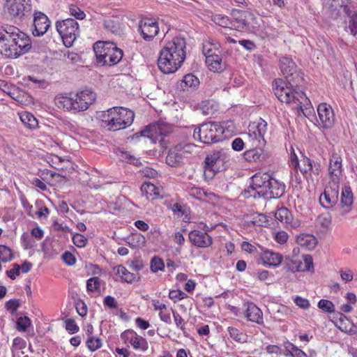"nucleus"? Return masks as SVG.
<instances>
[{"instance_id": "obj_1", "label": "nucleus", "mask_w": 357, "mask_h": 357, "mask_svg": "<svg viewBox=\"0 0 357 357\" xmlns=\"http://www.w3.org/2000/svg\"><path fill=\"white\" fill-rule=\"evenodd\" d=\"M30 37L12 25L0 26V52L6 58L17 59L31 49Z\"/></svg>"}, {"instance_id": "obj_2", "label": "nucleus", "mask_w": 357, "mask_h": 357, "mask_svg": "<svg viewBox=\"0 0 357 357\" xmlns=\"http://www.w3.org/2000/svg\"><path fill=\"white\" fill-rule=\"evenodd\" d=\"M186 42L182 37H174L160 52L158 66L165 74L175 73L181 68L186 56Z\"/></svg>"}, {"instance_id": "obj_3", "label": "nucleus", "mask_w": 357, "mask_h": 357, "mask_svg": "<svg viewBox=\"0 0 357 357\" xmlns=\"http://www.w3.org/2000/svg\"><path fill=\"white\" fill-rule=\"evenodd\" d=\"M235 132L232 121L206 122L194 130L193 137L203 144H211L222 140Z\"/></svg>"}, {"instance_id": "obj_4", "label": "nucleus", "mask_w": 357, "mask_h": 357, "mask_svg": "<svg viewBox=\"0 0 357 357\" xmlns=\"http://www.w3.org/2000/svg\"><path fill=\"white\" fill-rule=\"evenodd\" d=\"M273 89L275 96L280 102L297 111H302L303 107L310 102L304 92L296 90L289 82L282 79H275Z\"/></svg>"}, {"instance_id": "obj_5", "label": "nucleus", "mask_w": 357, "mask_h": 357, "mask_svg": "<svg viewBox=\"0 0 357 357\" xmlns=\"http://www.w3.org/2000/svg\"><path fill=\"white\" fill-rule=\"evenodd\" d=\"M104 126L110 131H117L130 126L135 118L134 112L123 107H114L100 115Z\"/></svg>"}, {"instance_id": "obj_6", "label": "nucleus", "mask_w": 357, "mask_h": 357, "mask_svg": "<svg viewBox=\"0 0 357 357\" xmlns=\"http://www.w3.org/2000/svg\"><path fill=\"white\" fill-rule=\"evenodd\" d=\"M96 62L99 66H112L117 64L122 59L123 50L116 44L107 41H98L93 45Z\"/></svg>"}, {"instance_id": "obj_7", "label": "nucleus", "mask_w": 357, "mask_h": 357, "mask_svg": "<svg viewBox=\"0 0 357 357\" xmlns=\"http://www.w3.org/2000/svg\"><path fill=\"white\" fill-rule=\"evenodd\" d=\"M56 29L61 37L64 45L68 47L73 45L79 34V24L72 18L57 21Z\"/></svg>"}, {"instance_id": "obj_8", "label": "nucleus", "mask_w": 357, "mask_h": 357, "mask_svg": "<svg viewBox=\"0 0 357 357\" xmlns=\"http://www.w3.org/2000/svg\"><path fill=\"white\" fill-rule=\"evenodd\" d=\"M267 122L261 118L252 121L248 126V140L251 146H264V135L267 131Z\"/></svg>"}, {"instance_id": "obj_9", "label": "nucleus", "mask_w": 357, "mask_h": 357, "mask_svg": "<svg viewBox=\"0 0 357 357\" xmlns=\"http://www.w3.org/2000/svg\"><path fill=\"white\" fill-rule=\"evenodd\" d=\"M195 148L192 144L179 143L171 148L166 157V162L171 167H178L182 162L183 158H188Z\"/></svg>"}, {"instance_id": "obj_10", "label": "nucleus", "mask_w": 357, "mask_h": 357, "mask_svg": "<svg viewBox=\"0 0 357 357\" xmlns=\"http://www.w3.org/2000/svg\"><path fill=\"white\" fill-rule=\"evenodd\" d=\"M271 176L267 172H257L251 177L250 188L252 190L253 194L250 197H266L270 190V182Z\"/></svg>"}, {"instance_id": "obj_11", "label": "nucleus", "mask_w": 357, "mask_h": 357, "mask_svg": "<svg viewBox=\"0 0 357 357\" xmlns=\"http://www.w3.org/2000/svg\"><path fill=\"white\" fill-rule=\"evenodd\" d=\"M121 339L123 344L131 347L134 350L146 352L149 349V343L146 339L133 329H127L121 333Z\"/></svg>"}, {"instance_id": "obj_12", "label": "nucleus", "mask_w": 357, "mask_h": 357, "mask_svg": "<svg viewBox=\"0 0 357 357\" xmlns=\"http://www.w3.org/2000/svg\"><path fill=\"white\" fill-rule=\"evenodd\" d=\"M284 269L288 272H300L314 269L313 259L311 255H306L299 259L296 257H287L284 262Z\"/></svg>"}, {"instance_id": "obj_13", "label": "nucleus", "mask_w": 357, "mask_h": 357, "mask_svg": "<svg viewBox=\"0 0 357 357\" xmlns=\"http://www.w3.org/2000/svg\"><path fill=\"white\" fill-rule=\"evenodd\" d=\"M8 14L12 18L22 20L31 11V0H7Z\"/></svg>"}, {"instance_id": "obj_14", "label": "nucleus", "mask_w": 357, "mask_h": 357, "mask_svg": "<svg viewBox=\"0 0 357 357\" xmlns=\"http://www.w3.org/2000/svg\"><path fill=\"white\" fill-rule=\"evenodd\" d=\"M340 182L329 181L324 191L319 196L320 204L326 208L333 207L338 200Z\"/></svg>"}, {"instance_id": "obj_15", "label": "nucleus", "mask_w": 357, "mask_h": 357, "mask_svg": "<svg viewBox=\"0 0 357 357\" xmlns=\"http://www.w3.org/2000/svg\"><path fill=\"white\" fill-rule=\"evenodd\" d=\"M171 132L169 126L165 124H152L142 130L141 134L144 137L149 138L153 143L161 142L163 138Z\"/></svg>"}, {"instance_id": "obj_16", "label": "nucleus", "mask_w": 357, "mask_h": 357, "mask_svg": "<svg viewBox=\"0 0 357 357\" xmlns=\"http://www.w3.org/2000/svg\"><path fill=\"white\" fill-rule=\"evenodd\" d=\"M231 29L243 31L248 28L249 21L253 17L249 10L234 9L231 11Z\"/></svg>"}, {"instance_id": "obj_17", "label": "nucleus", "mask_w": 357, "mask_h": 357, "mask_svg": "<svg viewBox=\"0 0 357 357\" xmlns=\"http://www.w3.org/2000/svg\"><path fill=\"white\" fill-rule=\"evenodd\" d=\"M138 31L143 39L146 41H150L153 40L159 32L158 24L154 19L149 17L143 18L139 22Z\"/></svg>"}, {"instance_id": "obj_18", "label": "nucleus", "mask_w": 357, "mask_h": 357, "mask_svg": "<svg viewBox=\"0 0 357 357\" xmlns=\"http://www.w3.org/2000/svg\"><path fill=\"white\" fill-rule=\"evenodd\" d=\"M342 158L337 152H333L329 157L328 172L329 181L340 182L342 176Z\"/></svg>"}, {"instance_id": "obj_19", "label": "nucleus", "mask_w": 357, "mask_h": 357, "mask_svg": "<svg viewBox=\"0 0 357 357\" xmlns=\"http://www.w3.org/2000/svg\"><path fill=\"white\" fill-rule=\"evenodd\" d=\"M317 110L321 127L326 129L333 128L335 123V115L332 107L326 102H321Z\"/></svg>"}, {"instance_id": "obj_20", "label": "nucleus", "mask_w": 357, "mask_h": 357, "mask_svg": "<svg viewBox=\"0 0 357 357\" xmlns=\"http://www.w3.org/2000/svg\"><path fill=\"white\" fill-rule=\"evenodd\" d=\"M74 98L76 101L77 111L79 112L86 111L94 103L96 94L91 89H84L74 94Z\"/></svg>"}, {"instance_id": "obj_21", "label": "nucleus", "mask_w": 357, "mask_h": 357, "mask_svg": "<svg viewBox=\"0 0 357 357\" xmlns=\"http://www.w3.org/2000/svg\"><path fill=\"white\" fill-rule=\"evenodd\" d=\"M188 238L193 245L201 248H209L213 242L211 235L199 229L190 231L188 234Z\"/></svg>"}, {"instance_id": "obj_22", "label": "nucleus", "mask_w": 357, "mask_h": 357, "mask_svg": "<svg viewBox=\"0 0 357 357\" xmlns=\"http://www.w3.org/2000/svg\"><path fill=\"white\" fill-rule=\"evenodd\" d=\"M56 106L64 111L72 113L78 112L77 111L76 101L75 100L74 93H65L59 94L54 98Z\"/></svg>"}, {"instance_id": "obj_23", "label": "nucleus", "mask_w": 357, "mask_h": 357, "mask_svg": "<svg viewBox=\"0 0 357 357\" xmlns=\"http://www.w3.org/2000/svg\"><path fill=\"white\" fill-rule=\"evenodd\" d=\"M275 217L287 229H296L301 225L298 219L294 218L291 211L286 207L278 208L275 213Z\"/></svg>"}, {"instance_id": "obj_24", "label": "nucleus", "mask_w": 357, "mask_h": 357, "mask_svg": "<svg viewBox=\"0 0 357 357\" xmlns=\"http://www.w3.org/2000/svg\"><path fill=\"white\" fill-rule=\"evenodd\" d=\"M34 29L32 31L34 36H43L50 26V21L47 16L41 12L34 13L33 24Z\"/></svg>"}, {"instance_id": "obj_25", "label": "nucleus", "mask_w": 357, "mask_h": 357, "mask_svg": "<svg viewBox=\"0 0 357 357\" xmlns=\"http://www.w3.org/2000/svg\"><path fill=\"white\" fill-rule=\"evenodd\" d=\"M243 315L248 321L261 325L264 324L263 313L254 303L248 302L243 305Z\"/></svg>"}, {"instance_id": "obj_26", "label": "nucleus", "mask_w": 357, "mask_h": 357, "mask_svg": "<svg viewBox=\"0 0 357 357\" xmlns=\"http://www.w3.org/2000/svg\"><path fill=\"white\" fill-rule=\"evenodd\" d=\"M259 259L264 265L275 268L279 266L282 264L283 261V256L278 252H273L268 249H265L260 253Z\"/></svg>"}, {"instance_id": "obj_27", "label": "nucleus", "mask_w": 357, "mask_h": 357, "mask_svg": "<svg viewBox=\"0 0 357 357\" xmlns=\"http://www.w3.org/2000/svg\"><path fill=\"white\" fill-rule=\"evenodd\" d=\"M252 148L244 152L243 155L249 162H261L266 160V155L263 149L264 146H252Z\"/></svg>"}, {"instance_id": "obj_28", "label": "nucleus", "mask_w": 357, "mask_h": 357, "mask_svg": "<svg viewBox=\"0 0 357 357\" xmlns=\"http://www.w3.org/2000/svg\"><path fill=\"white\" fill-rule=\"evenodd\" d=\"M113 271L120 281L131 284L137 282L139 277L137 274L130 272L124 266L118 265L113 267Z\"/></svg>"}, {"instance_id": "obj_29", "label": "nucleus", "mask_w": 357, "mask_h": 357, "mask_svg": "<svg viewBox=\"0 0 357 357\" xmlns=\"http://www.w3.org/2000/svg\"><path fill=\"white\" fill-rule=\"evenodd\" d=\"M279 67L282 74L289 78L296 72V65L292 59L283 56L279 61Z\"/></svg>"}, {"instance_id": "obj_30", "label": "nucleus", "mask_w": 357, "mask_h": 357, "mask_svg": "<svg viewBox=\"0 0 357 357\" xmlns=\"http://www.w3.org/2000/svg\"><path fill=\"white\" fill-rule=\"evenodd\" d=\"M302 162L304 167L300 168V171L304 177H306L310 172H312L316 176L321 174L322 168L319 162H314L308 157H304Z\"/></svg>"}, {"instance_id": "obj_31", "label": "nucleus", "mask_w": 357, "mask_h": 357, "mask_svg": "<svg viewBox=\"0 0 357 357\" xmlns=\"http://www.w3.org/2000/svg\"><path fill=\"white\" fill-rule=\"evenodd\" d=\"M152 305L155 311H159L158 316L162 321L166 324L171 323L172 308L169 309L165 303H161L159 300H152Z\"/></svg>"}, {"instance_id": "obj_32", "label": "nucleus", "mask_w": 357, "mask_h": 357, "mask_svg": "<svg viewBox=\"0 0 357 357\" xmlns=\"http://www.w3.org/2000/svg\"><path fill=\"white\" fill-rule=\"evenodd\" d=\"M354 202L353 193L349 186L342 189L341 195V213L342 215L348 213Z\"/></svg>"}, {"instance_id": "obj_33", "label": "nucleus", "mask_w": 357, "mask_h": 357, "mask_svg": "<svg viewBox=\"0 0 357 357\" xmlns=\"http://www.w3.org/2000/svg\"><path fill=\"white\" fill-rule=\"evenodd\" d=\"M335 326L342 332L349 334L357 333V326L349 319L345 315L341 314L340 318L336 321Z\"/></svg>"}, {"instance_id": "obj_34", "label": "nucleus", "mask_w": 357, "mask_h": 357, "mask_svg": "<svg viewBox=\"0 0 357 357\" xmlns=\"http://www.w3.org/2000/svg\"><path fill=\"white\" fill-rule=\"evenodd\" d=\"M270 190H268V195L271 198H280L285 192L286 185L283 182H280L271 177V182L269 184Z\"/></svg>"}, {"instance_id": "obj_35", "label": "nucleus", "mask_w": 357, "mask_h": 357, "mask_svg": "<svg viewBox=\"0 0 357 357\" xmlns=\"http://www.w3.org/2000/svg\"><path fill=\"white\" fill-rule=\"evenodd\" d=\"M206 63L208 69L213 72H220L225 68L220 54L206 56Z\"/></svg>"}, {"instance_id": "obj_36", "label": "nucleus", "mask_w": 357, "mask_h": 357, "mask_svg": "<svg viewBox=\"0 0 357 357\" xmlns=\"http://www.w3.org/2000/svg\"><path fill=\"white\" fill-rule=\"evenodd\" d=\"M141 191L147 199H156L160 197V188L150 182H144Z\"/></svg>"}, {"instance_id": "obj_37", "label": "nucleus", "mask_w": 357, "mask_h": 357, "mask_svg": "<svg viewBox=\"0 0 357 357\" xmlns=\"http://www.w3.org/2000/svg\"><path fill=\"white\" fill-rule=\"evenodd\" d=\"M297 243L307 250H312L317 245V239L313 235L301 234L296 237Z\"/></svg>"}, {"instance_id": "obj_38", "label": "nucleus", "mask_w": 357, "mask_h": 357, "mask_svg": "<svg viewBox=\"0 0 357 357\" xmlns=\"http://www.w3.org/2000/svg\"><path fill=\"white\" fill-rule=\"evenodd\" d=\"M220 45L218 42H216L213 39H208L203 43L202 52L206 58V56H209L211 54H220Z\"/></svg>"}, {"instance_id": "obj_39", "label": "nucleus", "mask_w": 357, "mask_h": 357, "mask_svg": "<svg viewBox=\"0 0 357 357\" xmlns=\"http://www.w3.org/2000/svg\"><path fill=\"white\" fill-rule=\"evenodd\" d=\"M199 85V79L193 74H187L181 80V87L183 91H188L189 89H195Z\"/></svg>"}, {"instance_id": "obj_40", "label": "nucleus", "mask_w": 357, "mask_h": 357, "mask_svg": "<svg viewBox=\"0 0 357 357\" xmlns=\"http://www.w3.org/2000/svg\"><path fill=\"white\" fill-rule=\"evenodd\" d=\"M20 119L22 123L29 129L33 130L38 127V120L30 112H22L20 114Z\"/></svg>"}, {"instance_id": "obj_41", "label": "nucleus", "mask_w": 357, "mask_h": 357, "mask_svg": "<svg viewBox=\"0 0 357 357\" xmlns=\"http://www.w3.org/2000/svg\"><path fill=\"white\" fill-rule=\"evenodd\" d=\"M126 242L132 248H140L145 243V237L139 233L131 234L127 237Z\"/></svg>"}, {"instance_id": "obj_42", "label": "nucleus", "mask_w": 357, "mask_h": 357, "mask_svg": "<svg viewBox=\"0 0 357 357\" xmlns=\"http://www.w3.org/2000/svg\"><path fill=\"white\" fill-rule=\"evenodd\" d=\"M227 331L229 337L234 341L239 343H244L247 342L248 336L245 333L241 332L240 330L235 327L229 326L227 328Z\"/></svg>"}, {"instance_id": "obj_43", "label": "nucleus", "mask_w": 357, "mask_h": 357, "mask_svg": "<svg viewBox=\"0 0 357 357\" xmlns=\"http://www.w3.org/2000/svg\"><path fill=\"white\" fill-rule=\"evenodd\" d=\"M103 27L113 33H119L121 29V24L117 19H106L103 22Z\"/></svg>"}, {"instance_id": "obj_44", "label": "nucleus", "mask_w": 357, "mask_h": 357, "mask_svg": "<svg viewBox=\"0 0 357 357\" xmlns=\"http://www.w3.org/2000/svg\"><path fill=\"white\" fill-rule=\"evenodd\" d=\"M102 346V341L100 337L91 335L88 337L86 341V347L91 351L94 352L100 349Z\"/></svg>"}, {"instance_id": "obj_45", "label": "nucleus", "mask_w": 357, "mask_h": 357, "mask_svg": "<svg viewBox=\"0 0 357 357\" xmlns=\"http://www.w3.org/2000/svg\"><path fill=\"white\" fill-rule=\"evenodd\" d=\"M165 264L162 258L158 256H154L150 261V269L152 273H156L158 271L165 270Z\"/></svg>"}, {"instance_id": "obj_46", "label": "nucleus", "mask_w": 357, "mask_h": 357, "mask_svg": "<svg viewBox=\"0 0 357 357\" xmlns=\"http://www.w3.org/2000/svg\"><path fill=\"white\" fill-rule=\"evenodd\" d=\"M188 194L190 197L198 199L204 200L208 194L203 188L198 187H192L188 189Z\"/></svg>"}, {"instance_id": "obj_47", "label": "nucleus", "mask_w": 357, "mask_h": 357, "mask_svg": "<svg viewBox=\"0 0 357 357\" xmlns=\"http://www.w3.org/2000/svg\"><path fill=\"white\" fill-rule=\"evenodd\" d=\"M13 259V250L6 245H0V260L6 263L10 261Z\"/></svg>"}, {"instance_id": "obj_48", "label": "nucleus", "mask_w": 357, "mask_h": 357, "mask_svg": "<svg viewBox=\"0 0 357 357\" xmlns=\"http://www.w3.org/2000/svg\"><path fill=\"white\" fill-rule=\"evenodd\" d=\"M317 307L326 313H333L335 310V305L332 301L327 299H321L317 304Z\"/></svg>"}, {"instance_id": "obj_49", "label": "nucleus", "mask_w": 357, "mask_h": 357, "mask_svg": "<svg viewBox=\"0 0 357 357\" xmlns=\"http://www.w3.org/2000/svg\"><path fill=\"white\" fill-rule=\"evenodd\" d=\"M213 21L222 26L231 29V20L226 15L222 14H215L212 16Z\"/></svg>"}, {"instance_id": "obj_50", "label": "nucleus", "mask_w": 357, "mask_h": 357, "mask_svg": "<svg viewBox=\"0 0 357 357\" xmlns=\"http://www.w3.org/2000/svg\"><path fill=\"white\" fill-rule=\"evenodd\" d=\"M31 326V320L27 317H20L16 321V328L20 332H25Z\"/></svg>"}, {"instance_id": "obj_51", "label": "nucleus", "mask_w": 357, "mask_h": 357, "mask_svg": "<svg viewBox=\"0 0 357 357\" xmlns=\"http://www.w3.org/2000/svg\"><path fill=\"white\" fill-rule=\"evenodd\" d=\"M68 12L70 15L75 17L77 20H83L86 17L84 12L75 4H70L68 6Z\"/></svg>"}, {"instance_id": "obj_52", "label": "nucleus", "mask_w": 357, "mask_h": 357, "mask_svg": "<svg viewBox=\"0 0 357 357\" xmlns=\"http://www.w3.org/2000/svg\"><path fill=\"white\" fill-rule=\"evenodd\" d=\"M100 280L98 277H92L86 281V290L94 292L100 289Z\"/></svg>"}, {"instance_id": "obj_53", "label": "nucleus", "mask_w": 357, "mask_h": 357, "mask_svg": "<svg viewBox=\"0 0 357 357\" xmlns=\"http://www.w3.org/2000/svg\"><path fill=\"white\" fill-rule=\"evenodd\" d=\"M169 298L174 303H176L188 298V295L180 289H172L169 292Z\"/></svg>"}, {"instance_id": "obj_54", "label": "nucleus", "mask_w": 357, "mask_h": 357, "mask_svg": "<svg viewBox=\"0 0 357 357\" xmlns=\"http://www.w3.org/2000/svg\"><path fill=\"white\" fill-rule=\"evenodd\" d=\"M26 347V342L22 337H17L13 339L11 347V351L15 353L19 350H23Z\"/></svg>"}, {"instance_id": "obj_55", "label": "nucleus", "mask_w": 357, "mask_h": 357, "mask_svg": "<svg viewBox=\"0 0 357 357\" xmlns=\"http://www.w3.org/2000/svg\"><path fill=\"white\" fill-rule=\"evenodd\" d=\"M341 280L344 282L347 283L351 282L354 279V271L349 268H341L339 271Z\"/></svg>"}, {"instance_id": "obj_56", "label": "nucleus", "mask_w": 357, "mask_h": 357, "mask_svg": "<svg viewBox=\"0 0 357 357\" xmlns=\"http://www.w3.org/2000/svg\"><path fill=\"white\" fill-rule=\"evenodd\" d=\"M66 330L70 334H74L79 331V327L73 319L69 318L64 321Z\"/></svg>"}, {"instance_id": "obj_57", "label": "nucleus", "mask_w": 357, "mask_h": 357, "mask_svg": "<svg viewBox=\"0 0 357 357\" xmlns=\"http://www.w3.org/2000/svg\"><path fill=\"white\" fill-rule=\"evenodd\" d=\"M287 349L289 351L292 357H307L303 350L291 342L287 343Z\"/></svg>"}, {"instance_id": "obj_58", "label": "nucleus", "mask_w": 357, "mask_h": 357, "mask_svg": "<svg viewBox=\"0 0 357 357\" xmlns=\"http://www.w3.org/2000/svg\"><path fill=\"white\" fill-rule=\"evenodd\" d=\"M172 312L175 325L178 328L183 331L185 328V322L184 319L178 312L172 310Z\"/></svg>"}, {"instance_id": "obj_59", "label": "nucleus", "mask_w": 357, "mask_h": 357, "mask_svg": "<svg viewBox=\"0 0 357 357\" xmlns=\"http://www.w3.org/2000/svg\"><path fill=\"white\" fill-rule=\"evenodd\" d=\"M73 242L78 248H84L87 243V238L83 234L76 233L73 236Z\"/></svg>"}, {"instance_id": "obj_60", "label": "nucleus", "mask_w": 357, "mask_h": 357, "mask_svg": "<svg viewBox=\"0 0 357 357\" xmlns=\"http://www.w3.org/2000/svg\"><path fill=\"white\" fill-rule=\"evenodd\" d=\"M220 158V153H213L209 155H207L205 158L204 166L215 168V165Z\"/></svg>"}, {"instance_id": "obj_61", "label": "nucleus", "mask_w": 357, "mask_h": 357, "mask_svg": "<svg viewBox=\"0 0 357 357\" xmlns=\"http://www.w3.org/2000/svg\"><path fill=\"white\" fill-rule=\"evenodd\" d=\"M294 302L298 307L303 310H307L310 306L308 299L300 296H296L294 298Z\"/></svg>"}, {"instance_id": "obj_62", "label": "nucleus", "mask_w": 357, "mask_h": 357, "mask_svg": "<svg viewBox=\"0 0 357 357\" xmlns=\"http://www.w3.org/2000/svg\"><path fill=\"white\" fill-rule=\"evenodd\" d=\"M289 163L296 172L299 168V160L295 153L294 149L291 146L290 149V156Z\"/></svg>"}, {"instance_id": "obj_63", "label": "nucleus", "mask_w": 357, "mask_h": 357, "mask_svg": "<svg viewBox=\"0 0 357 357\" xmlns=\"http://www.w3.org/2000/svg\"><path fill=\"white\" fill-rule=\"evenodd\" d=\"M6 310L12 314L15 313L20 307V302L17 299H10L5 303Z\"/></svg>"}, {"instance_id": "obj_64", "label": "nucleus", "mask_w": 357, "mask_h": 357, "mask_svg": "<svg viewBox=\"0 0 357 357\" xmlns=\"http://www.w3.org/2000/svg\"><path fill=\"white\" fill-rule=\"evenodd\" d=\"M289 238L288 234L284 231H278L275 235V241L280 244H284Z\"/></svg>"}]
</instances>
